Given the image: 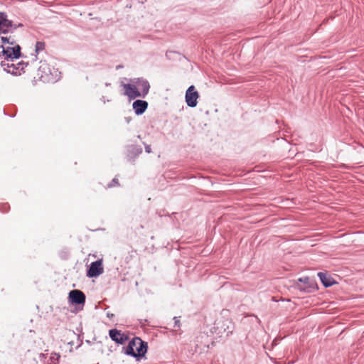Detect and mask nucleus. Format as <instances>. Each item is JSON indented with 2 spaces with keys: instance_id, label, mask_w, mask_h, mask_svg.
<instances>
[{
  "instance_id": "1",
  "label": "nucleus",
  "mask_w": 364,
  "mask_h": 364,
  "mask_svg": "<svg viewBox=\"0 0 364 364\" xmlns=\"http://www.w3.org/2000/svg\"><path fill=\"white\" fill-rule=\"evenodd\" d=\"M147 343L139 337L133 338L127 347L123 348L124 354L132 356L139 361L144 358L147 352Z\"/></svg>"
},
{
  "instance_id": "2",
  "label": "nucleus",
  "mask_w": 364,
  "mask_h": 364,
  "mask_svg": "<svg viewBox=\"0 0 364 364\" xmlns=\"http://www.w3.org/2000/svg\"><path fill=\"white\" fill-rule=\"evenodd\" d=\"M2 48V51L0 54V57H4L3 60H12L18 59L21 57V48L19 45H14L12 47L10 46H4L1 45L0 46Z\"/></svg>"
},
{
  "instance_id": "3",
  "label": "nucleus",
  "mask_w": 364,
  "mask_h": 364,
  "mask_svg": "<svg viewBox=\"0 0 364 364\" xmlns=\"http://www.w3.org/2000/svg\"><path fill=\"white\" fill-rule=\"evenodd\" d=\"M103 272L102 259H98L90 264L87 269L86 276L89 278H95L102 274Z\"/></svg>"
},
{
  "instance_id": "4",
  "label": "nucleus",
  "mask_w": 364,
  "mask_h": 364,
  "mask_svg": "<svg viewBox=\"0 0 364 364\" xmlns=\"http://www.w3.org/2000/svg\"><path fill=\"white\" fill-rule=\"evenodd\" d=\"M199 94L193 85H191L186 92L185 100L187 105L190 107H195L198 104Z\"/></svg>"
},
{
  "instance_id": "5",
  "label": "nucleus",
  "mask_w": 364,
  "mask_h": 364,
  "mask_svg": "<svg viewBox=\"0 0 364 364\" xmlns=\"http://www.w3.org/2000/svg\"><path fill=\"white\" fill-rule=\"evenodd\" d=\"M68 299L70 304L81 305L82 307L85 303L86 297L82 291L74 289L70 291Z\"/></svg>"
},
{
  "instance_id": "6",
  "label": "nucleus",
  "mask_w": 364,
  "mask_h": 364,
  "mask_svg": "<svg viewBox=\"0 0 364 364\" xmlns=\"http://www.w3.org/2000/svg\"><path fill=\"white\" fill-rule=\"evenodd\" d=\"M131 82L136 85V87L140 91V94L143 95L141 97H145L150 89L149 81L143 77H139L131 79Z\"/></svg>"
},
{
  "instance_id": "7",
  "label": "nucleus",
  "mask_w": 364,
  "mask_h": 364,
  "mask_svg": "<svg viewBox=\"0 0 364 364\" xmlns=\"http://www.w3.org/2000/svg\"><path fill=\"white\" fill-rule=\"evenodd\" d=\"M12 21L8 19L6 13L0 11V35L10 33Z\"/></svg>"
},
{
  "instance_id": "8",
  "label": "nucleus",
  "mask_w": 364,
  "mask_h": 364,
  "mask_svg": "<svg viewBox=\"0 0 364 364\" xmlns=\"http://www.w3.org/2000/svg\"><path fill=\"white\" fill-rule=\"evenodd\" d=\"M124 89V95L127 96L129 100H134L136 97H141L140 91L136 87V85L134 82L127 83L122 85Z\"/></svg>"
},
{
  "instance_id": "9",
  "label": "nucleus",
  "mask_w": 364,
  "mask_h": 364,
  "mask_svg": "<svg viewBox=\"0 0 364 364\" xmlns=\"http://www.w3.org/2000/svg\"><path fill=\"white\" fill-rule=\"evenodd\" d=\"M141 153L142 148L139 145L132 144L127 146V158L129 161H134Z\"/></svg>"
},
{
  "instance_id": "10",
  "label": "nucleus",
  "mask_w": 364,
  "mask_h": 364,
  "mask_svg": "<svg viewBox=\"0 0 364 364\" xmlns=\"http://www.w3.org/2000/svg\"><path fill=\"white\" fill-rule=\"evenodd\" d=\"M109 335L113 341L119 344H123L128 340V336L126 334L115 328L109 330Z\"/></svg>"
},
{
  "instance_id": "11",
  "label": "nucleus",
  "mask_w": 364,
  "mask_h": 364,
  "mask_svg": "<svg viewBox=\"0 0 364 364\" xmlns=\"http://www.w3.org/2000/svg\"><path fill=\"white\" fill-rule=\"evenodd\" d=\"M1 67L8 73H10L14 75H18V71L16 64L14 63V60H1L0 63Z\"/></svg>"
},
{
  "instance_id": "12",
  "label": "nucleus",
  "mask_w": 364,
  "mask_h": 364,
  "mask_svg": "<svg viewBox=\"0 0 364 364\" xmlns=\"http://www.w3.org/2000/svg\"><path fill=\"white\" fill-rule=\"evenodd\" d=\"M148 105V102L145 100H136L132 104V107L136 115H141L145 112Z\"/></svg>"
},
{
  "instance_id": "13",
  "label": "nucleus",
  "mask_w": 364,
  "mask_h": 364,
  "mask_svg": "<svg viewBox=\"0 0 364 364\" xmlns=\"http://www.w3.org/2000/svg\"><path fill=\"white\" fill-rule=\"evenodd\" d=\"M318 277H319L322 284L325 287H330L334 284H336L335 280L329 275H328L326 272H318L317 274Z\"/></svg>"
},
{
  "instance_id": "14",
  "label": "nucleus",
  "mask_w": 364,
  "mask_h": 364,
  "mask_svg": "<svg viewBox=\"0 0 364 364\" xmlns=\"http://www.w3.org/2000/svg\"><path fill=\"white\" fill-rule=\"evenodd\" d=\"M208 339V336L205 333L200 334L198 336H197L196 340V350L198 349L199 350L201 351V350H204L205 349L209 348L208 344L205 343L203 345V343H202L203 342V341H206Z\"/></svg>"
},
{
  "instance_id": "15",
  "label": "nucleus",
  "mask_w": 364,
  "mask_h": 364,
  "mask_svg": "<svg viewBox=\"0 0 364 364\" xmlns=\"http://www.w3.org/2000/svg\"><path fill=\"white\" fill-rule=\"evenodd\" d=\"M50 70L48 65L46 63H42L38 68V75L41 78L50 80L49 75H50Z\"/></svg>"
},
{
  "instance_id": "16",
  "label": "nucleus",
  "mask_w": 364,
  "mask_h": 364,
  "mask_svg": "<svg viewBox=\"0 0 364 364\" xmlns=\"http://www.w3.org/2000/svg\"><path fill=\"white\" fill-rule=\"evenodd\" d=\"M309 282V278L308 277H301L299 279H298L297 280V282H296V287L299 289L300 291H309V290L306 289L307 287H302L300 284V283H303L304 284H308Z\"/></svg>"
},
{
  "instance_id": "17",
  "label": "nucleus",
  "mask_w": 364,
  "mask_h": 364,
  "mask_svg": "<svg viewBox=\"0 0 364 364\" xmlns=\"http://www.w3.org/2000/svg\"><path fill=\"white\" fill-rule=\"evenodd\" d=\"M1 42L4 44L8 43V44H10L11 46L16 45V40L11 36H1Z\"/></svg>"
},
{
  "instance_id": "18",
  "label": "nucleus",
  "mask_w": 364,
  "mask_h": 364,
  "mask_svg": "<svg viewBox=\"0 0 364 364\" xmlns=\"http://www.w3.org/2000/svg\"><path fill=\"white\" fill-rule=\"evenodd\" d=\"M60 355L57 353H52L50 356V364H58Z\"/></svg>"
},
{
  "instance_id": "19",
  "label": "nucleus",
  "mask_w": 364,
  "mask_h": 364,
  "mask_svg": "<svg viewBox=\"0 0 364 364\" xmlns=\"http://www.w3.org/2000/svg\"><path fill=\"white\" fill-rule=\"evenodd\" d=\"M28 63H25L23 61H21V62H18V63H16V66L18 68L17 71H18V75H20L22 72L24 73V69L26 66H28Z\"/></svg>"
},
{
  "instance_id": "20",
  "label": "nucleus",
  "mask_w": 364,
  "mask_h": 364,
  "mask_svg": "<svg viewBox=\"0 0 364 364\" xmlns=\"http://www.w3.org/2000/svg\"><path fill=\"white\" fill-rule=\"evenodd\" d=\"M46 48V43L43 41H37L36 43L35 51L36 53L43 50Z\"/></svg>"
},
{
  "instance_id": "21",
  "label": "nucleus",
  "mask_w": 364,
  "mask_h": 364,
  "mask_svg": "<svg viewBox=\"0 0 364 364\" xmlns=\"http://www.w3.org/2000/svg\"><path fill=\"white\" fill-rule=\"evenodd\" d=\"M10 207L8 203H2L0 204V210L2 213H7L9 210Z\"/></svg>"
},
{
  "instance_id": "22",
  "label": "nucleus",
  "mask_w": 364,
  "mask_h": 364,
  "mask_svg": "<svg viewBox=\"0 0 364 364\" xmlns=\"http://www.w3.org/2000/svg\"><path fill=\"white\" fill-rule=\"evenodd\" d=\"M119 186V181L117 178H114L112 181L107 185V188H112L114 186Z\"/></svg>"
},
{
  "instance_id": "23",
  "label": "nucleus",
  "mask_w": 364,
  "mask_h": 364,
  "mask_svg": "<svg viewBox=\"0 0 364 364\" xmlns=\"http://www.w3.org/2000/svg\"><path fill=\"white\" fill-rule=\"evenodd\" d=\"M12 26H14V28H11V32L10 33H13L14 31L15 30H16L18 28H23L24 26L23 23H14V22L12 21Z\"/></svg>"
},
{
  "instance_id": "24",
  "label": "nucleus",
  "mask_w": 364,
  "mask_h": 364,
  "mask_svg": "<svg viewBox=\"0 0 364 364\" xmlns=\"http://www.w3.org/2000/svg\"><path fill=\"white\" fill-rule=\"evenodd\" d=\"M174 327L180 328L181 323H180V317L174 316Z\"/></svg>"
},
{
  "instance_id": "25",
  "label": "nucleus",
  "mask_w": 364,
  "mask_h": 364,
  "mask_svg": "<svg viewBox=\"0 0 364 364\" xmlns=\"http://www.w3.org/2000/svg\"><path fill=\"white\" fill-rule=\"evenodd\" d=\"M139 324L141 326H149V321L147 319H139Z\"/></svg>"
},
{
  "instance_id": "26",
  "label": "nucleus",
  "mask_w": 364,
  "mask_h": 364,
  "mask_svg": "<svg viewBox=\"0 0 364 364\" xmlns=\"http://www.w3.org/2000/svg\"><path fill=\"white\" fill-rule=\"evenodd\" d=\"M145 151L148 154L151 152V148L150 145H145Z\"/></svg>"
},
{
  "instance_id": "27",
  "label": "nucleus",
  "mask_w": 364,
  "mask_h": 364,
  "mask_svg": "<svg viewBox=\"0 0 364 364\" xmlns=\"http://www.w3.org/2000/svg\"><path fill=\"white\" fill-rule=\"evenodd\" d=\"M38 357L41 360H44L46 358V354L43 353H39Z\"/></svg>"
},
{
  "instance_id": "28",
  "label": "nucleus",
  "mask_w": 364,
  "mask_h": 364,
  "mask_svg": "<svg viewBox=\"0 0 364 364\" xmlns=\"http://www.w3.org/2000/svg\"><path fill=\"white\" fill-rule=\"evenodd\" d=\"M107 316L111 318V317H113L114 316V314H109V313H107Z\"/></svg>"
},
{
  "instance_id": "29",
  "label": "nucleus",
  "mask_w": 364,
  "mask_h": 364,
  "mask_svg": "<svg viewBox=\"0 0 364 364\" xmlns=\"http://www.w3.org/2000/svg\"><path fill=\"white\" fill-rule=\"evenodd\" d=\"M105 85H106V86H109V85H110V83L107 82V83H105Z\"/></svg>"
},
{
  "instance_id": "30",
  "label": "nucleus",
  "mask_w": 364,
  "mask_h": 364,
  "mask_svg": "<svg viewBox=\"0 0 364 364\" xmlns=\"http://www.w3.org/2000/svg\"><path fill=\"white\" fill-rule=\"evenodd\" d=\"M231 332H232V331H230H230H228L227 332V335H228V333H231Z\"/></svg>"
}]
</instances>
